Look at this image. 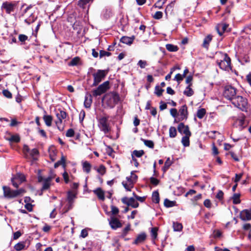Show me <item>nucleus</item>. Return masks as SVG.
Wrapping results in <instances>:
<instances>
[{
  "instance_id": "4468645a",
  "label": "nucleus",
  "mask_w": 251,
  "mask_h": 251,
  "mask_svg": "<svg viewBox=\"0 0 251 251\" xmlns=\"http://www.w3.org/2000/svg\"><path fill=\"white\" fill-rule=\"evenodd\" d=\"M240 218L243 221H249L251 220V212L250 210L245 209L242 211L240 214Z\"/></svg>"
},
{
  "instance_id": "a18cd8bd",
  "label": "nucleus",
  "mask_w": 251,
  "mask_h": 251,
  "mask_svg": "<svg viewBox=\"0 0 251 251\" xmlns=\"http://www.w3.org/2000/svg\"><path fill=\"white\" fill-rule=\"evenodd\" d=\"M38 154L39 151L37 149H33L30 152V155L33 158V160H36L35 156Z\"/></svg>"
},
{
  "instance_id": "2f4dec72",
  "label": "nucleus",
  "mask_w": 251,
  "mask_h": 251,
  "mask_svg": "<svg viewBox=\"0 0 251 251\" xmlns=\"http://www.w3.org/2000/svg\"><path fill=\"white\" fill-rule=\"evenodd\" d=\"M152 201L157 203L159 201V193L157 191H154L153 192L152 195Z\"/></svg>"
},
{
  "instance_id": "bf43d9fd",
  "label": "nucleus",
  "mask_w": 251,
  "mask_h": 251,
  "mask_svg": "<svg viewBox=\"0 0 251 251\" xmlns=\"http://www.w3.org/2000/svg\"><path fill=\"white\" fill-rule=\"evenodd\" d=\"M28 39V37L24 34H20L19 35V40L22 42H24Z\"/></svg>"
},
{
  "instance_id": "7c9ffc66",
  "label": "nucleus",
  "mask_w": 251,
  "mask_h": 251,
  "mask_svg": "<svg viewBox=\"0 0 251 251\" xmlns=\"http://www.w3.org/2000/svg\"><path fill=\"white\" fill-rule=\"evenodd\" d=\"M182 225L181 224L177 222H174L173 228L175 231H180L182 229Z\"/></svg>"
},
{
  "instance_id": "72a5a7b5",
  "label": "nucleus",
  "mask_w": 251,
  "mask_h": 251,
  "mask_svg": "<svg viewBox=\"0 0 251 251\" xmlns=\"http://www.w3.org/2000/svg\"><path fill=\"white\" fill-rule=\"evenodd\" d=\"M107 98H112L114 100V102H115L118 99V95L115 93H110L106 94L103 98V99H106Z\"/></svg>"
},
{
  "instance_id": "6e6d98bb",
  "label": "nucleus",
  "mask_w": 251,
  "mask_h": 251,
  "mask_svg": "<svg viewBox=\"0 0 251 251\" xmlns=\"http://www.w3.org/2000/svg\"><path fill=\"white\" fill-rule=\"evenodd\" d=\"M3 95L7 98H12V94L11 93L7 90H4L2 91Z\"/></svg>"
},
{
  "instance_id": "c9c22d12",
  "label": "nucleus",
  "mask_w": 251,
  "mask_h": 251,
  "mask_svg": "<svg viewBox=\"0 0 251 251\" xmlns=\"http://www.w3.org/2000/svg\"><path fill=\"white\" fill-rule=\"evenodd\" d=\"M73 203H70L68 202L67 205L65 207H64V208L62 209V211H60V213H61L63 214L67 212L69 210L72 208Z\"/></svg>"
},
{
  "instance_id": "774afa93",
  "label": "nucleus",
  "mask_w": 251,
  "mask_h": 251,
  "mask_svg": "<svg viewBox=\"0 0 251 251\" xmlns=\"http://www.w3.org/2000/svg\"><path fill=\"white\" fill-rule=\"evenodd\" d=\"M88 236V231L86 229H83L81 230L80 236L82 238H85Z\"/></svg>"
},
{
  "instance_id": "6ab92c4d",
  "label": "nucleus",
  "mask_w": 251,
  "mask_h": 251,
  "mask_svg": "<svg viewBox=\"0 0 251 251\" xmlns=\"http://www.w3.org/2000/svg\"><path fill=\"white\" fill-rule=\"evenodd\" d=\"M56 116L58 120V121L56 122V124H61L62 120L66 118V113L62 110H59L56 112Z\"/></svg>"
},
{
  "instance_id": "49530a36",
  "label": "nucleus",
  "mask_w": 251,
  "mask_h": 251,
  "mask_svg": "<svg viewBox=\"0 0 251 251\" xmlns=\"http://www.w3.org/2000/svg\"><path fill=\"white\" fill-rule=\"evenodd\" d=\"M232 199L234 204H238L240 203V195L239 194H234Z\"/></svg>"
},
{
  "instance_id": "58836bf2",
  "label": "nucleus",
  "mask_w": 251,
  "mask_h": 251,
  "mask_svg": "<svg viewBox=\"0 0 251 251\" xmlns=\"http://www.w3.org/2000/svg\"><path fill=\"white\" fill-rule=\"evenodd\" d=\"M10 142L18 143L20 141V138L18 135H14L8 139Z\"/></svg>"
},
{
  "instance_id": "412c9836",
  "label": "nucleus",
  "mask_w": 251,
  "mask_h": 251,
  "mask_svg": "<svg viewBox=\"0 0 251 251\" xmlns=\"http://www.w3.org/2000/svg\"><path fill=\"white\" fill-rule=\"evenodd\" d=\"M76 192L75 191H69L67 194V201L68 203H74L76 198Z\"/></svg>"
},
{
  "instance_id": "cd10ccee",
  "label": "nucleus",
  "mask_w": 251,
  "mask_h": 251,
  "mask_svg": "<svg viewBox=\"0 0 251 251\" xmlns=\"http://www.w3.org/2000/svg\"><path fill=\"white\" fill-rule=\"evenodd\" d=\"M166 48L168 51L172 52L176 51L178 50L177 46L171 44H166Z\"/></svg>"
},
{
  "instance_id": "dca6fc26",
  "label": "nucleus",
  "mask_w": 251,
  "mask_h": 251,
  "mask_svg": "<svg viewBox=\"0 0 251 251\" xmlns=\"http://www.w3.org/2000/svg\"><path fill=\"white\" fill-rule=\"evenodd\" d=\"M187 107L186 105H183L179 110L178 115L180 117L179 120H183L186 119L187 117Z\"/></svg>"
},
{
  "instance_id": "20e7f679",
  "label": "nucleus",
  "mask_w": 251,
  "mask_h": 251,
  "mask_svg": "<svg viewBox=\"0 0 251 251\" xmlns=\"http://www.w3.org/2000/svg\"><path fill=\"white\" fill-rule=\"evenodd\" d=\"M106 74L107 71L102 70H98L96 72L93 73L94 82L92 84L93 86L98 85L104 78Z\"/></svg>"
},
{
  "instance_id": "393cba45",
  "label": "nucleus",
  "mask_w": 251,
  "mask_h": 251,
  "mask_svg": "<svg viewBox=\"0 0 251 251\" xmlns=\"http://www.w3.org/2000/svg\"><path fill=\"white\" fill-rule=\"evenodd\" d=\"M110 208L111 211L106 212L107 215H109L110 214H111L112 216H115L119 213V208L116 206L113 205H111L110 206Z\"/></svg>"
},
{
  "instance_id": "680f3d73",
  "label": "nucleus",
  "mask_w": 251,
  "mask_h": 251,
  "mask_svg": "<svg viewBox=\"0 0 251 251\" xmlns=\"http://www.w3.org/2000/svg\"><path fill=\"white\" fill-rule=\"evenodd\" d=\"M171 115L174 118L176 117V116L178 115L177 112V110L176 108H172L170 110Z\"/></svg>"
},
{
  "instance_id": "4d7b16f0",
  "label": "nucleus",
  "mask_w": 251,
  "mask_h": 251,
  "mask_svg": "<svg viewBox=\"0 0 251 251\" xmlns=\"http://www.w3.org/2000/svg\"><path fill=\"white\" fill-rule=\"evenodd\" d=\"M163 16V13L161 11H157L154 15L153 18L155 19H160L162 18Z\"/></svg>"
},
{
  "instance_id": "bb28decb",
  "label": "nucleus",
  "mask_w": 251,
  "mask_h": 251,
  "mask_svg": "<svg viewBox=\"0 0 251 251\" xmlns=\"http://www.w3.org/2000/svg\"><path fill=\"white\" fill-rule=\"evenodd\" d=\"M192 84H190L186 88L185 90L184 91V94L187 97H191L194 94V91L191 88Z\"/></svg>"
},
{
  "instance_id": "69168bd1",
  "label": "nucleus",
  "mask_w": 251,
  "mask_h": 251,
  "mask_svg": "<svg viewBox=\"0 0 251 251\" xmlns=\"http://www.w3.org/2000/svg\"><path fill=\"white\" fill-rule=\"evenodd\" d=\"M243 228L245 230H249L251 232V224L249 223L244 224L243 226Z\"/></svg>"
},
{
  "instance_id": "5701e85b",
  "label": "nucleus",
  "mask_w": 251,
  "mask_h": 251,
  "mask_svg": "<svg viewBox=\"0 0 251 251\" xmlns=\"http://www.w3.org/2000/svg\"><path fill=\"white\" fill-rule=\"evenodd\" d=\"M92 102V96L91 95H86L84 102V106L87 108H90Z\"/></svg>"
},
{
  "instance_id": "b1692460",
  "label": "nucleus",
  "mask_w": 251,
  "mask_h": 251,
  "mask_svg": "<svg viewBox=\"0 0 251 251\" xmlns=\"http://www.w3.org/2000/svg\"><path fill=\"white\" fill-rule=\"evenodd\" d=\"M134 39V36H132L131 37L124 36L121 39L120 41L123 43L127 45H131L133 43Z\"/></svg>"
},
{
  "instance_id": "603ef678",
  "label": "nucleus",
  "mask_w": 251,
  "mask_h": 251,
  "mask_svg": "<svg viewBox=\"0 0 251 251\" xmlns=\"http://www.w3.org/2000/svg\"><path fill=\"white\" fill-rule=\"evenodd\" d=\"M184 78L183 75L180 74H177L176 75L174 80H176L178 83H180L181 81H182Z\"/></svg>"
},
{
  "instance_id": "aec40b11",
  "label": "nucleus",
  "mask_w": 251,
  "mask_h": 251,
  "mask_svg": "<svg viewBox=\"0 0 251 251\" xmlns=\"http://www.w3.org/2000/svg\"><path fill=\"white\" fill-rule=\"evenodd\" d=\"M228 27V25L222 23L217 25L216 27L217 30L220 35H222L223 34V32L225 31Z\"/></svg>"
},
{
  "instance_id": "338daca9",
  "label": "nucleus",
  "mask_w": 251,
  "mask_h": 251,
  "mask_svg": "<svg viewBox=\"0 0 251 251\" xmlns=\"http://www.w3.org/2000/svg\"><path fill=\"white\" fill-rule=\"evenodd\" d=\"M223 196H224V193L221 190H219L217 193V194L216 195V198L219 199V200H222L223 198Z\"/></svg>"
},
{
  "instance_id": "de8ad7c7",
  "label": "nucleus",
  "mask_w": 251,
  "mask_h": 251,
  "mask_svg": "<svg viewBox=\"0 0 251 251\" xmlns=\"http://www.w3.org/2000/svg\"><path fill=\"white\" fill-rule=\"evenodd\" d=\"M35 21V18L33 17V13H30V16L28 18L25 19V22L26 23L27 25H29L31 23L34 22Z\"/></svg>"
},
{
  "instance_id": "3c124183",
  "label": "nucleus",
  "mask_w": 251,
  "mask_h": 251,
  "mask_svg": "<svg viewBox=\"0 0 251 251\" xmlns=\"http://www.w3.org/2000/svg\"><path fill=\"white\" fill-rule=\"evenodd\" d=\"M151 236L153 239L156 238L157 236V228L156 227H153L151 228Z\"/></svg>"
},
{
  "instance_id": "473e14b6",
  "label": "nucleus",
  "mask_w": 251,
  "mask_h": 251,
  "mask_svg": "<svg viewBox=\"0 0 251 251\" xmlns=\"http://www.w3.org/2000/svg\"><path fill=\"white\" fill-rule=\"evenodd\" d=\"M25 247V243L24 242H20L16 244L14 249L17 251H20L24 249Z\"/></svg>"
},
{
  "instance_id": "4c0bfd02",
  "label": "nucleus",
  "mask_w": 251,
  "mask_h": 251,
  "mask_svg": "<svg viewBox=\"0 0 251 251\" xmlns=\"http://www.w3.org/2000/svg\"><path fill=\"white\" fill-rule=\"evenodd\" d=\"M205 113H206V111H205V109L201 108V109L198 110L197 113V116L198 118L202 119L205 115Z\"/></svg>"
},
{
  "instance_id": "052dcab7",
  "label": "nucleus",
  "mask_w": 251,
  "mask_h": 251,
  "mask_svg": "<svg viewBox=\"0 0 251 251\" xmlns=\"http://www.w3.org/2000/svg\"><path fill=\"white\" fill-rule=\"evenodd\" d=\"M110 55H111V53L109 52L106 51L102 50L100 51V57H102L105 56H109Z\"/></svg>"
},
{
  "instance_id": "f704fd0d",
  "label": "nucleus",
  "mask_w": 251,
  "mask_h": 251,
  "mask_svg": "<svg viewBox=\"0 0 251 251\" xmlns=\"http://www.w3.org/2000/svg\"><path fill=\"white\" fill-rule=\"evenodd\" d=\"M177 132L176 128L174 126L170 127L169 129V136L171 138H174L176 136Z\"/></svg>"
},
{
  "instance_id": "e2e57ef3",
  "label": "nucleus",
  "mask_w": 251,
  "mask_h": 251,
  "mask_svg": "<svg viewBox=\"0 0 251 251\" xmlns=\"http://www.w3.org/2000/svg\"><path fill=\"white\" fill-rule=\"evenodd\" d=\"M75 132L73 129H69L67 130L66 135L67 137H73L74 135Z\"/></svg>"
},
{
  "instance_id": "39448f33",
  "label": "nucleus",
  "mask_w": 251,
  "mask_h": 251,
  "mask_svg": "<svg viewBox=\"0 0 251 251\" xmlns=\"http://www.w3.org/2000/svg\"><path fill=\"white\" fill-rule=\"evenodd\" d=\"M109 89V82L106 81L98 86V87L94 90L92 92L93 95L94 97L100 96L101 94L105 93Z\"/></svg>"
},
{
  "instance_id": "37998d69",
  "label": "nucleus",
  "mask_w": 251,
  "mask_h": 251,
  "mask_svg": "<svg viewBox=\"0 0 251 251\" xmlns=\"http://www.w3.org/2000/svg\"><path fill=\"white\" fill-rule=\"evenodd\" d=\"M164 90L160 88L159 86H156L155 87L154 93L158 96L160 97L162 95Z\"/></svg>"
},
{
  "instance_id": "c85d7f7f",
  "label": "nucleus",
  "mask_w": 251,
  "mask_h": 251,
  "mask_svg": "<svg viewBox=\"0 0 251 251\" xmlns=\"http://www.w3.org/2000/svg\"><path fill=\"white\" fill-rule=\"evenodd\" d=\"M191 136H184L181 139V143L184 147H188L190 145L189 138Z\"/></svg>"
},
{
  "instance_id": "f257e3e1",
  "label": "nucleus",
  "mask_w": 251,
  "mask_h": 251,
  "mask_svg": "<svg viewBox=\"0 0 251 251\" xmlns=\"http://www.w3.org/2000/svg\"><path fill=\"white\" fill-rule=\"evenodd\" d=\"M217 63L223 70L228 71L231 69L230 58L226 53L221 54V59L217 60Z\"/></svg>"
},
{
  "instance_id": "c03bdc74",
  "label": "nucleus",
  "mask_w": 251,
  "mask_h": 251,
  "mask_svg": "<svg viewBox=\"0 0 251 251\" xmlns=\"http://www.w3.org/2000/svg\"><path fill=\"white\" fill-rule=\"evenodd\" d=\"M142 141H143L144 144L150 148H153L154 147V143L151 140H147L145 139H142Z\"/></svg>"
},
{
  "instance_id": "c756f323",
  "label": "nucleus",
  "mask_w": 251,
  "mask_h": 251,
  "mask_svg": "<svg viewBox=\"0 0 251 251\" xmlns=\"http://www.w3.org/2000/svg\"><path fill=\"white\" fill-rule=\"evenodd\" d=\"M83 169L84 171L88 173L90 172L91 170V164L87 161H85L83 162Z\"/></svg>"
},
{
  "instance_id": "8fccbe9b",
  "label": "nucleus",
  "mask_w": 251,
  "mask_h": 251,
  "mask_svg": "<svg viewBox=\"0 0 251 251\" xmlns=\"http://www.w3.org/2000/svg\"><path fill=\"white\" fill-rule=\"evenodd\" d=\"M172 164V161L170 160V158H168L167 160L165 162L164 166L163 167L164 171H166L167 170L169 169L170 166Z\"/></svg>"
},
{
  "instance_id": "0eeeda50",
  "label": "nucleus",
  "mask_w": 251,
  "mask_h": 251,
  "mask_svg": "<svg viewBox=\"0 0 251 251\" xmlns=\"http://www.w3.org/2000/svg\"><path fill=\"white\" fill-rule=\"evenodd\" d=\"M247 125L245 117L243 116L236 119L233 123V126L240 130L244 128Z\"/></svg>"
},
{
  "instance_id": "9b49d317",
  "label": "nucleus",
  "mask_w": 251,
  "mask_h": 251,
  "mask_svg": "<svg viewBox=\"0 0 251 251\" xmlns=\"http://www.w3.org/2000/svg\"><path fill=\"white\" fill-rule=\"evenodd\" d=\"M53 178V176H49L48 178L43 179L42 176H39L38 177L39 181H43L42 190H47L50 187V182L51 179Z\"/></svg>"
},
{
  "instance_id": "a878e982",
  "label": "nucleus",
  "mask_w": 251,
  "mask_h": 251,
  "mask_svg": "<svg viewBox=\"0 0 251 251\" xmlns=\"http://www.w3.org/2000/svg\"><path fill=\"white\" fill-rule=\"evenodd\" d=\"M43 120L47 126H51L52 118L50 115H44Z\"/></svg>"
},
{
  "instance_id": "09e8293b",
  "label": "nucleus",
  "mask_w": 251,
  "mask_h": 251,
  "mask_svg": "<svg viewBox=\"0 0 251 251\" xmlns=\"http://www.w3.org/2000/svg\"><path fill=\"white\" fill-rule=\"evenodd\" d=\"M93 0H79L78 1V5L82 8H84L85 5L89 3L90 1H92Z\"/></svg>"
},
{
  "instance_id": "7ed1b4c3",
  "label": "nucleus",
  "mask_w": 251,
  "mask_h": 251,
  "mask_svg": "<svg viewBox=\"0 0 251 251\" xmlns=\"http://www.w3.org/2000/svg\"><path fill=\"white\" fill-rule=\"evenodd\" d=\"M237 90L235 88L231 85H226L224 87L223 96L226 99L232 100L236 96Z\"/></svg>"
},
{
  "instance_id": "f8f14e48",
  "label": "nucleus",
  "mask_w": 251,
  "mask_h": 251,
  "mask_svg": "<svg viewBox=\"0 0 251 251\" xmlns=\"http://www.w3.org/2000/svg\"><path fill=\"white\" fill-rule=\"evenodd\" d=\"M122 184L126 191H130L131 188L133 187L134 181L129 177H126V180L123 181Z\"/></svg>"
},
{
  "instance_id": "423d86ee",
  "label": "nucleus",
  "mask_w": 251,
  "mask_h": 251,
  "mask_svg": "<svg viewBox=\"0 0 251 251\" xmlns=\"http://www.w3.org/2000/svg\"><path fill=\"white\" fill-rule=\"evenodd\" d=\"M108 117H102L99 120V126L100 129L105 133H107L110 130L109 126L108 124Z\"/></svg>"
},
{
  "instance_id": "a19ab883",
  "label": "nucleus",
  "mask_w": 251,
  "mask_h": 251,
  "mask_svg": "<svg viewBox=\"0 0 251 251\" xmlns=\"http://www.w3.org/2000/svg\"><path fill=\"white\" fill-rule=\"evenodd\" d=\"M66 158L65 156L62 154L61 159L57 161V163L59 165V166L61 165L62 167L65 168L66 167Z\"/></svg>"
},
{
  "instance_id": "864d4df0",
  "label": "nucleus",
  "mask_w": 251,
  "mask_h": 251,
  "mask_svg": "<svg viewBox=\"0 0 251 251\" xmlns=\"http://www.w3.org/2000/svg\"><path fill=\"white\" fill-rule=\"evenodd\" d=\"M175 4V1H172L171 3L169 4L165 9L166 13L167 12V11H172L173 10V8L174 7Z\"/></svg>"
},
{
  "instance_id": "2eb2a0df",
  "label": "nucleus",
  "mask_w": 251,
  "mask_h": 251,
  "mask_svg": "<svg viewBox=\"0 0 251 251\" xmlns=\"http://www.w3.org/2000/svg\"><path fill=\"white\" fill-rule=\"evenodd\" d=\"M15 6L14 3L6 1L2 3L1 8L5 9L7 13L10 14L14 11Z\"/></svg>"
},
{
  "instance_id": "1a4fd4ad",
  "label": "nucleus",
  "mask_w": 251,
  "mask_h": 251,
  "mask_svg": "<svg viewBox=\"0 0 251 251\" xmlns=\"http://www.w3.org/2000/svg\"><path fill=\"white\" fill-rule=\"evenodd\" d=\"M108 221L110 227L113 229H116L122 226L119 220L115 216H111Z\"/></svg>"
},
{
  "instance_id": "13d9d810",
  "label": "nucleus",
  "mask_w": 251,
  "mask_h": 251,
  "mask_svg": "<svg viewBox=\"0 0 251 251\" xmlns=\"http://www.w3.org/2000/svg\"><path fill=\"white\" fill-rule=\"evenodd\" d=\"M97 171L101 175H103L105 172V168L103 165H100L97 169Z\"/></svg>"
},
{
  "instance_id": "0e129e2a",
  "label": "nucleus",
  "mask_w": 251,
  "mask_h": 251,
  "mask_svg": "<svg viewBox=\"0 0 251 251\" xmlns=\"http://www.w3.org/2000/svg\"><path fill=\"white\" fill-rule=\"evenodd\" d=\"M203 205L207 208H210L211 207V202L210 200L206 199L203 202Z\"/></svg>"
},
{
  "instance_id": "9d476101",
  "label": "nucleus",
  "mask_w": 251,
  "mask_h": 251,
  "mask_svg": "<svg viewBox=\"0 0 251 251\" xmlns=\"http://www.w3.org/2000/svg\"><path fill=\"white\" fill-rule=\"evenodd\" d=\"M178 132L184 136H191V133L189 130V126H185L183 123H180L177 127Z\"/></svg>"
},
{
  "instance_id": "6e6552de",
  "label": "nucleus",
  "mask_w": 251,
  "mask_h": 251,
  "mask_svg": "<svg viewBox=\"0 0 251 251\" xmlns=\"http://www.w3.org/2000/svg\"><path fill=\"white\" fill-rule=\"evenodd\" d=\"M122 201L123 203L133 208H137L139 206L138 202L133 198L124 197L122 199Z\"/></svg>"
},
{
  "instance_id": "f3484780",
  "label": "nucleus",
  "mask_w": 251,
  "mask_h": 251,
  "mask_svg": "<svg viewBox=\"0 0 251 251\" xmlns=\"http://www.w3.org/2000/svg\"><path fill=\"white\" fill-rule=\"evenodd\" d=\"M15 180H17L20 183H21L25 180V177L22 174H17L16 176L14 178H12V183L13 185L17 188L19 186V184L15 181Z\"/></svg>"
},
{
  "instance_id": "5fc2aeb1",
  "label": "nucleus",
  "mask_w": 251,
  "mask_h": 251,
  "mask_svg": "<svg viewBox=\"0 0 251 251\" xmlns=\"http://www.w3.org/2000/svg\"><path fill=\"white\" fill-rule=\"evenodd\" d=\"M138 65L140 66L141 68L143 69L145 68L146 66L147 65V63L146 61L140 60L138 62Z\"/></svg>"
},
{
  "instance_id": "a211bd4d",
  "label": "nucleus",
  "mask_w": 251,
  "mask_h": 251,
  "mask_svg": "<svg viewBox=\"0 0 251 251\" xmlns=\"http://www.w3.org/2000/svg\"><path fill=\"white\" fill-rule=\"evenodd\" d=\"M147 235L145 233L142 232L137 236L136 238L134 240L133 244L138 245L143 243L146 239Z\"/></svg>"
},
{
  "instance_id": "f03ea898",
  "label": "nucleus",
  "mask_w": 251,
  "mask_h": 251,
  "mask_svg": "<svg viewBox=\"0 0 251 251\" xmlns=\"http://www.w3.org/2000/svg\"><path fill=\"white\" fill-rule=\"evenodd\" d=\"M232 103L236 107L240 109L242 111H244L246 109L248 105L247 100L240 96H236L232 100Z\"/></svg>"
},
{
  "instance_id": "4be33fe9",
  "label": "nucleus",
  "mask_w": 251,
  "mask_h": 251,
  "mask_svg": "<svg viewBox=\"0 0 251 251\" xmlns=\"http://www.w3.org/2000/svg\"><path fill=\"white\" fill-rule=\"evenodd\" d=\"M94 193L97 196L98 198L101 201L105 199L104 191L100 188L93 191Z\"/></svg>"
},
{
  "instance_id": "ddd939ff",
  "label": "nucleus",
  "mask_w": 251,
  "mask_h": 251,
  "mask_svg": "<svg viewBox=\"0 0 251 251\" xmlns=\"http://www.w3.org/2000/svg\"><path fill=\"white\" fill-rule=\"evenodd\" d=\"M4 196L8 198H13L15 197V190H12L9 187L6 186L3 187Z\"/></svg>"
},
{
  "instance_id": "79ce46f5",
  "label": "nucleus",
  "mask_w": 251,
  "mask_h": 251,
  "mask_svg": "<svg viewBox=\"0 0 251 251\" xmlns=\"http://www.w3.org/2000/svg\"><path fill=\"white\" fill-rule=\"evenodd\" d=\"M164 205L167 207H173L175 204V201H171L168 199H165L164 201Z\"/></svg>"
},
{
  "instance_id": "e433bc0d",
  "label": "nucleus",
  "mask_w": 251,
  "mask_h": 251,
  "mask_svg": "<svg viewBox=\"0 0 251 251\" xmlns=\"http://www.w3.org/2000/svg\"><path fill=\"white\" fill-rule=\"evenodd\" d=\"M211 40L212 37L210 35H208L203 40V46L204 48H207L209 43L211 41Z\"/></svg>"
},
{
  "instance_id": "ea45409f",
  "label": "nucleus",
  "mask_w": 251,
  "mask_h": 251,
  "mask_svg": "<svg viewBox=\"0 0 251 251\" xmlns=\"http://www.w3.org/2000/svg\"><path fill=\"white\" fill-rule=\"evenodd\" d=\"M144 153V151L143 150H140V151H136L135 150L133 151L132 156H136L137 157H141Z\"/></svg>"
}]
</instances>
